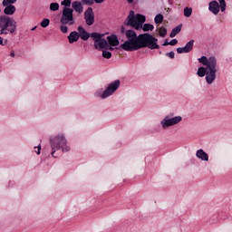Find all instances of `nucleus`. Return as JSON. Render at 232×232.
<instances>
[{"label": "nucleus", "instance_id": "1", "mask_svg": "<svg viewBox=\"0 0 232 232\" xmlns=\"http://www.w3.org/2000/svg\"><path fill=\"white\" fill-rule=\"evenodd\" d=\"M127 41L120 45V48L125 52H135L140 48H150V50H159L160 46L157 44L158 39L150 34L137 35L133 30L125 32Z\"/></svg>", "mask_w": 232, "mask_h": 232}, {"label": "nucleus", "instance_id": "2", "mask_svg": "<svg viewBox=\"0 0 232 232\" xmlns=\"http://www.w3.org/2000/svg\"><path fill=\"white\" fill-rule=\"evenodd\" d=\"M198 63L206 67H199L197 74L198 77H205L206 75L205 79L207 82L208 84H213L217 79V72H218V63L217 62V58L214 56H210L209 58L207 56H202L201 58H198Z\"/></svg>", "mask_w": 232, "mask_h": 232}, {"label": "nucleus", "instance_id": "3", "mask_svg": "<svg viewBox=\"0 0 232 232\" xmlns=\"http://www.w3.org/2000/svg\"><path fill=\"white\" fill-rule=\"evenodd\" d=\"M17 30V22L8 15L0 16V35H12Z\"/></svg>", "mask_w": 232, "mask_h": 232}, {"label": "nucleus", "instance_id": "4", "mask_svg": "<svg viewBox=\"0 0 232 232\" xmlns=\"http://www.w3.org/2000/svg\"><path fill=\"white\" fill-rule=\"evenodd\" d=\"M50 146H51V155L54 159H57L58 156H55V152L59 151V150H62V151H70V147L66 145V138H64V135L60 134L53 138L50 139Z\"/></svg>", "mask_w": 232, "mask_h": 232}, {"label": "nucleus", "instance_id": "5", "mask_svg": "<svg viewBox=\"0 0 232 232\" xmlns=\"http://www.w3.org/2000/svg\"><path fill=\"white\" fill-rule=\"evenodd\" d=\"M60 23L61 24H68L69 26L75 24V20L73 19V9L70 7H64L62 12Z\"/></svg>", "mask_w": 232, "mask_h": 232}, {"label": "nucleus", "instance_id": "6", "mask_svg": "<svg viewBox=\"0 0 232 232\" xmlns=\"http://www.w3.org/2000/svg\"><path fill=\"white\" fill-rule=\"evenodd\" d=\"M120 86H121V80H116L111 83H110L102 94L99 95V92H96V97H101V99H108L110 95H113V93H115V92L119 90Z\"/></svg>", "mask_w": 232, "mask_h": 232}, {"label": "nucleus", "instance_id": "7", "mask_svg": "<svg viewBox=\"0 0 232 232\" xmlns=\"http://www.w3.org/2000/svg\"><path fill=\"white\" fill-rule=\"evenodd\" d=\"M91 37L94 41V48H96V50H106V48H108V41L103 38L104 34L92 33L91 34Z\"/></svg>", "mask_w": 232, "mask_h": 232}, {"label": "nucleus", "instance_id": "8", "mask_svg": "<svg viewBox=\"0 0 232 232\" xmlns=\"http://www.w3.org/2000/svg\"><path fill=\"white\" fill-rule=\"evenodd\" d=\"M84 19L88 26H92L95 23V14L92 7H88L84 12Z\"/></svg>", "mask_w": 232, "mask_h": 232}, {"label": "nucleus", "instance_id": "9", "mask_svg": "<svg viewBox=\"0 0 232 232\" xmlns=\"http://www.w3.org/2000/svg\"><path fill=\"white\" fill-rule=\"evenodd\" d=\"M195 44V40H190L184 47L177 48L178 53H189L191 50H193V46Z\"/></svg>", "mask_w": 232, "mask_h": 232}, {"label": "nucleus", "instance_id": "10", "mask_svg": "<svg viewBox=\"0 0 232 232\" xmlns=\"http://www.w3.org/2000/svg\"><path fill=\"white\" fill-rule=\"evenodd\" d=\"M208 10L214 15H218V12H220V5L217 0H212L208 4Z\"/></svg>", "mask_w": 232, "mask_h": 232}, {"label": "nucleus", "instance_id": "11", "mask_svg": "<svg viewBox=\"0 0 232 232\" xmlns=\"http://www.w3.org/2000/svg\"><path fill=\"white\" fill-rule=\"evenodd\" d=\"M136 22H137V16H135V12L130 11L129 15L124 22V24H126V26H133Z\"/></svg>", "mask_w": 232, "mask_h": 232}, {"label": "nucleus", "instance_id": "12", "mask_svg": "<svg viewBox=\"0 0 232 232\" xmlns=\"http://www.w3.org/2000/svg\"><path fill=\"white\" fill-rule=\"evenodd\" d=\"M160 124L164 130L169 128L170 126H175V118L166 116L164 120L160 121Z\"/></svg>", "mask_w": 232, "mask_h": 232}, {"label": "nucleus", "instance_id": "13", "mask_svg": "<svg viewBox=\"0 0 232 232\" xmlns=\"http://www.w3.org/2000/svg\"><path fill=\"white\" fill-rule=\"evenodd\" d=\"M78 35L82 41H88L92 34L86 32V29L82 26H78Z\"/></svg>", "mask_w": 232, "mask_h": 232}, {"label": "nucleus", "instance_id": "14", "mask_svg": "<svg viewBox=\"0 0 232 232\" xmlns=\"http://www.w3.org/2000/svg\"><path fill=\"white\" fill-rule=\"evenodd\" d=\"M3 6H5V8L4 9V14L5 15H14V14H15V5L9 4L7 5Z\"/></svg>", "mask_w": 232, "mask_h": 232}, {"label": "nucleus", "instance_id": "15", "mask_svg": "<svg viewBox=\"0 0 232 232\" xmlns=\"http://www.w3.org/2000/svg\"><path fill=\"white\" fill-rule=\"evenodd\" d=\"M196 157H197L198 159H200V160H205V161L209 160V156H208V153H206V151H204V150H202V149L197 150V152H196Z\"/></svg>", "mask_w": 232, "mask_h": 232}, {"label": "nucleus", "instance_id": "16", "mask_svg": "<svg viewBox=\"0 0 232 232\" xmlns=\"http://www.w3.org/2000/svg\"><path fill=\"white\" fill-rule=\"evenodd\" d=\"M72 10H75L77 14H82L84 7L82 6V4L79 1H74L72 4Z\"/></svg>", "mask_w": 232, "mask_h": 232}, {"label": "nucleus", "instance_id": "17", "mask_svg": "<svg viewBox=\"0 0 232 232\" xmlns=\"http://www.w3.org/2000/svg\"><path fill=\"white\" fill-rule=\"evenodd\" d=\"M68 41L70 44H73V43H77L79 41V33L76 31L71 32L68 36Z\"/></svg>", "mask_w": 232, "mask_h": 232}, {"label": "nucleus", "instance_id": "18", "mask_svg": "<svg viewBox=\"0 0 232 232\" xmlns=\"http://www.w3.org/2000/svg\"><path fill=\"white\" fill-rule=\"evenodd\" d=\"M107 43L110 44V46H119V39L115 34L108 36Z\"/></svg>", "mask_w": 232, "mask_h": 232}, {"label": "nucleus", "instance_id": "19", "mask_svg": "<svg viewBox=\"0 0 232 232\" xmlns=\"http://www.w3.org/2000/svg\"><path fill=\"white\" fill-rule=\"evenodd\" d=\"M154 28H155V26H153V24H144L142 30H143V32H150V30L153 31Z\"/></svg>", "mask_w": 232, "mask_h": 232}, {"label": "nucleus", "instance_id": "20", "mask_svg": "<svg viewBox=\"0 0 232 232\" xmlns=\"http://www.w3.org/2000/svg\"><path fill=\"white\" fill-rule=\"evenodd\" d=\"M183 12H184L185 17H191V14H193V8L185 7Z\"/></svg>", "mask_w": 232, "mask_h": 232}, {"label": "nucleus", "instance_id": "21", "mask_svg": "<svg viewBox=\"0 0 232 232\" xmlns=\"http://www.w3.org/2000/svg\"><path fill=\"white\" fill-rule=\"evenodd\" d=\"M136 20L138 23L144 24V23H146V16L142 14H136Z\"/></svg>", "mask_w": 232, "mask_h": 232}, {"label": "nucleus", "instance_id": "22", "mask_svg": "<svg viewBox=\"0 0 232 232\" xmlns=\"http://www.w3.org/2000/svg\"><path fill=\"white\" fill-rule=\"evenodd\" d=\"M154 21L156 23V24H160V23H162V21H164V15L159 14L155 16Z\"/></svg>", "mask_w": 232, "mask_h": 232}, {"label": "nucleus", "instance_id": "23", "mask_svg": "<svg viewBox=\"0 0 232 232\" xmlns=\"http://www.w3.org/2000/svg\"><path fill=\"white\" fill-rule=\"evenodd\" d=\"M167 34H168V30L166 28H164V27H160L159 28L160 37H166Z\"/></svg>", "mask_w": 232, "mask_h": 232}, {"label": "nucleus", "instance_id": "24", "mask_svg": "<svg viewBox=\"0 0 232 232\" xmlns=\"http://www.w3.org/2000/svg\"><path fill=\"white\" fill-rule=\"evenodd\" d=\"M15 3H17V0H3L2 5L8 6V5H15Z\"/></svg>", "mask_w": 232, "mask_h": 232}, {"label": "nucleus", "instance_id": "25", "mask_svg": "<svg viewBox=\"0 0 232 232\" xmlns=\"http://www.w3.org/2000/svg\"><path fill=\"white\" fill-rule=\"evenodd\" d=\"M50 10L52 12H57V10H59V4L58 3H51L50 4Z\"/></svg>", "mask_w": 232, "mask_h": 232}, {"label": "nucleus", "instance_id": "26", "mask_svg": "<svg viewBox=\"0 0 232 232\" xmlns=\"http://www.w3.org/2000/svg\"><path fill=\"white\" fill-rule=\"evenodd\" d=\"M40 24H41L42 28H47V26L50 25V19L44 18V19L41 22Z\"/></svg>", "mask_w": 232, "mask_h": 232}, {"label": "nucleus", "instance_id": "27", "mask_svg": "<svg viewBox=\"0 0 232 232\" xmlns=\"http://www.w3.org/2000/svg\"><path fill=\"white\" fill-rule=\"evenodd\" d=\"M221 12H226V0H218Z\"/></svg>", "mask_w": 232, "mask_h": 232}, {"label": "nucleus", "instance_id": "28", "mask_svg": "<svg viewBox=\"0 0 232 232\" xmlns=\"http://www.w3.org/2000/svg\"><path fill=\"white\" fill-rule=\"evenodd\" d=\"M61 5L62 6H65V8H70L72 6V0H63Z\"/></svg>", "mask_w": 232, "mask_h": 232}, {"label": "nucleus", "instance_id": "29", "mask_svg": "<svg viewBox=\"0 0 232 232\" xmlns=\"http://www.w3.org/2000/svg\"><path fill=\"white\" fill-rule=\"evenodd\" d=\"M102 57L104 59H111V53L110 51H102Z\"/></svg>", "mask_w": 232, "mask_h": 232}, {"label": "nucleus", "instance_id": "30", "mask_svg": "<svg viewBox=\"0 0 232 232\" xmlns=\"http://www.w3.org/2000/svg\"><path fill=\"white\" fill-rule=\"evenodd\" d=\"M60 32H62V34H68V26L62 24V25L60 26Z\"/></svg>", "mask_w": 232, "mask_h": 232}, {"label": "nucleus", "instance_id": "31", "mask_svg": "<svg viewBox=\"0 0 232 232\" xmlns=\"http://www.w3.org/2000/svg\"><path fill=\"white\" fill-rule=\"evenodd\" d=\"M168 44H170V46H175V39H172L170 42H168V39L163 44V46H168Z\"/></svg>", "mask_w": 232, "mask_h": 232}, {"label": "nucleus", "instance_id": "32", "mask_svg": "<svg viewBox=\"0 0 232 232\" xmlns=\"http://www.w3.org/2000/svg\"><path fill=\"white\" fill-rule=\"evenodd\" d=\"M132 28H135L136 30H140V28H142V24H140V22H136L133 25Z\"/></svg>", "mask_w": 232, "mask_h": 232}, {"label": "nucleus", "instance_id": "33", "mask_svg": "<svg viewBox=\"0 0 232 232\" xmlns=\"http://www.w3.org/2000/svg\"><path fill=\"white\" fill-rule=\"evenodd\" d=\"M181 30H182V24L175 27V35H177L178 34H180Z\"/></svg>", "mask_w": 232, "mask_h": 232}, {"label": "nucleus", "instance_id": "34", "mask_svg": "<svg viewBox=\"0 0 232 232\" xmlns=\"http://www.w3.org/2000/svg\"><path fill=\"white\" fill-rule=\"evenodd\" d=\"M94 0H82L83 5H88V6H92L93 5Z\"/></svg>", "mask_w": 232, "mask_h": 232}, {"label": "nucleus", "instance_id": "35", "mask_svg": "<svg viewBox=\"0 0 232 232\" xmlns=\"http://www.w3.org/2000/svg\"><path fill=\"white\" fill-rule=\"evenodd\" d=\"M167 57H169V59H174L175 58V53L170 52L166 53Z\"/></svg>", "mask_w": 232, "mask_h": 232}, {"label": "nucleus", "instance_id": "36", "mask_svg": "<svg viewBox=\"0 0 232 232\" xmlns=\"http://www.w3.org/2000/svg\"><path fill=\"white\" fill-rule=\"evenodd\" d=\"M182 121V117L180 116H176L175 117V124H179Z\"/></svg>", "mask_w": 232, "mask_h": 232}, {"label": "nucleus", "instance_id": "37", "mask_svg": "<svg viewBox=\"0 0 232 232\" xmlns=\"http://www.w3.org/2000/svg\"><path fill=\"white\" fill-rule=\"evenodd\" d=\"M35 152L37 153V155H41V145H38L37 147H34Z\"/></svg>", "mask_w": 232, "mask_h": 232}, {"label": "nucleus", "instance_id": "38", "mask_svg": "<svg viewBox=\"0 0 232 232\" xmlns=\"http://www.w3.org/2000/svg\"><path fill=\"white\" fill-rule=\"evenodd\" d=\"M170 37H175V28L172 29L170 33Z\"/></svg>", "mask_w": 232, "mask_h": 232}, {"label": "nucleus", "instance_id": "39", "mask_svg": "<svg viewBox=\"0 0 232 232\" xmlns=\"http://www.w3.org/2000/svg\"><path fill=\"white\" fill-rule=\"evenodd\" d=\"M105 50H111L113 51V47L108 44V47H105Z\"/></svg>", "mask_w": 232, "mask_h": 232}, {"label": "nucleus", "instance_id": "40", "mask_svg": "<svg viewBox=\"0 0 232 232\" xmlns=\"http://www.w3.org/2000/svg\"><path fill=\"white\" fill-rule=\"evenodd\" d=\"M0 46H5V43L3 42V37L0 36Z\"/></svg>", "mask_w": 232, "mask_h": 232}, {"label": "nucleus", "instance_id": "41", "mask_svg": "<svg viewBox=\"0 0 232 232\" xmlns=\"http://www.w3.org/2000/svg\"><path fill=\"white\" fill-rule=\"evenodd\" d=\"M95 3L101 5V3H104V0H94Z\"/></svg>", "mask_w": 232, "mask_h": 232}, {"label": "nucleus", "instance_id": "42", "mask_svg": "<svg viewBox=\"0 0 232 232\" xmlns=\"http://www.w3.org/2000/svg\"><path fill=\"white\" fill-rule=\"evenodd\" d=\"M121 31V34H124V32H126V28H124V26H122Z\"/></svg>", "mask_w": 232, "mask_h": 232}, {"label": "nucleus", "instance_id": "43", "mask_svg": "<svg viewBox=\"0 0 232 232\" xmlns=\"http://www.w3.org/2000/svg\"><path fill=\"white\" fill-rule=\"evenodd\" d=\"M10 56H11V57H15V53L11 52Z\"/></svg>", "mask_w": 232, "mask_h": 232}, {"label": "nucleus", "instance_id": "44", "mask_svg": "<svg viewBox=\"0 0 232 232\" xmlns=\"http://www.w3.org/2000/svg\"><path fill=\"white\" fill-rule=\"evenodd\" d=\"M127 3H129V5H131L133 3V0H127Z\"/></svg>", "mask_w": 232, "mask_h": 232}, {"label": "nucleus", "instance_id": "45", "mask_svg": "<svg viewBox=\"0 0 232 232\" xmlns=\"http://www.w3.org/2000/svg\"><path fill=\"white\" fill-rule=\"evenodd\" d=\"M35 28H37V26L33 27V28L31 29L32 32H34V30H35Z\"/></svg>", "mask_w": 232, "mask_h": 232}, {"label": "nucleus", "instance_id": "46", "mask_svg": "<svg viewBox=\"0 0 232 232\" xmlns=\"http://www.w3.org/2000/svg\"><path fill=\"white\" fill-rule=\"evenodd\" d=\"M178 43H179V41L176 39V40H175V44H178Z\"/></svg>", "mask_w": 232, "mask_h": 232}, {"label": "nucleus", "instance_id": "47", "mask_svg": "<svg viewBox=\"0 0 232 232\" xmlns=\"http://www.w3.org/2000/svg\"><path fill=\"white\" fill-rule=\"evenodd\" d=\"M0 12H1V9H0Z\"/></svg>", "mask_w": 232, "mask_h": 232}]
</instances>
